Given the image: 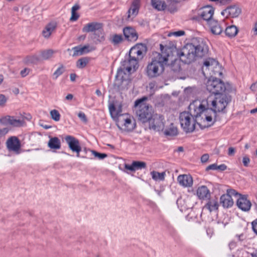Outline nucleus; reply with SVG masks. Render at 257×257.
Here are the masks:
<instances>
[{"label":"nucleus","instance_id":"obj_27","mask_svg":"<svg viewBox=\"0 0 257 257\" xmlns=\"http://www.w3.org/2000/svg\"><path fill=\"white\" fill-rule=\"evenodd\" d=\"M101 25L97 23H90L84 26L82 29L83 32H93L100 29Z\"/></svg>","mask_w":257,"mask_h":257},{"label":"nucleus","instance_id":"obj_39","mask_svg":"<svg viewBox=\"0 0 257 257\" xmlns=\"http://www.w3.org/2000/svg\"><path fill=\"white\" fill-rule=\"evenodd\" d=\"M92 154L96 158H97L99 160H102L107 157V155L104 153H99L96 152L95 151H91Z\"/></svg>","mask_w":257,"mask_h":257},{"label":"nucleus","instance_id":"obj_7","mask_svg":"<svg viewBox=\"0 0 257 257\" xmlns=\"http://www.w3.org/2000/svg\"><path fill=\"white\" fill-rule=\"evenodd\" d=\"M202 70L204 76L210 75V78L213 77V75L220 76L222 74L218 61L210 58L204 61Z\"/></svg>","mask_w":257,"mask_h":257},{"label":"nucleus","instance_id":"obj_2","mask_svg":"<svg viewBox=\"0 0 257 257\" xmlns=\"http://www.w3.org/2000/svg\"><path fill=\"white\" fill-rule=\"evenodd\" d=\"M161 53H153L151 60L146 68L147 75L149 78H156L161 76L164 72L166 65L173 66L177 60L176 46H167L160 45Z\"/></svg>","mask_w":257,"mask_h":257},{"label":"nucleus","instance_id":"obj_36","mask_svg":"<svg viewBox=\"0 0 257 257\" xmlns=\"http://www.w3.org/2000/svg\"><path fill=\"white\" fill-rule=\"evenodd\" d=\"M169 10L171 12H174L176 8L177 1L176 0H167Z\"/></svg>","mask_w":257,"mask_h":257},{"label":"nucleus","instance_id":"obj_30","mask_svg":"<svg viewBox=\"0 0 257 257\" xmlns=\"http://www.w3.org/2000/svg\"><path fill=\"white\" fill-rule=\"evenodd\" d=\"M55 28L56 25L55 23L48 24L42 32L43 36L46 38H49L55 29Z\"/></svg>","mask_w":257,"mask_h":257},{"label":"nucleus","instance_id":"obj_52","mask_svg":"<svg viewBox=\"0 0 257 257\" xmlns=\"http://www.w3.org/2000/svg\"><path fill=\"white\" fill-rule=\"evenodd\" d=\"M235 153V149L232 147H230L228 149V155L229 156H233Z\"/></svg>","mask_w":257,"mask_h":257},{"label":"nucleus","instance_id":"obj_26","mask_svg":"<svg viewBox=\"0 0 257 257\" xmlns=\"http://www.w3.org/2000/svg\"><path fill=\"white\" fill-rule=\"evenodd\" d=\"M108 40L113 46H118L123 41V37L121 34H111Z\"/></svg>","mask_w":257,"mask_h":257},{"label":"nucleus","instance_id":"obj_49","mask_svg":"<svg viewBox=\"0 0 257 257\" xmlns=\"http://www.w3.org/2000/svg\"><path fill=\"white\" fill-rule=\"evenodd\" d=\"M209 158V155L207 154H204L201 157V161L202 163H206L208 160Z\"/></svg>","mask_w":257,"mask_h":257},{"label":"nucleus","instance_id":"obj_50","mask_svg":"<svg viewBox=\"0 0 257 257\" xmlns=\"http://www.w3.org/2000/svg\"><path fill=\"white\" fill-rule=\"evenodd\" d=\"M7 101V99L5 95H0V105H3Z\"/></svg>","mask_w":257,"mask_h":257},{"label":"nucleus","instance_id":"obj_51","mask_svg":"<svg viewBox=\"0 0 257 257\" xmlns=\"http://www.w3.org/2000/svg\"><path fill=\"white\" fill-rule=\"evenodd\" d=\"M9 132V130L7 128H4L3 129H0V137L3 136L6 134H7Z\"/></svg>","mask_w":257,"mask_h":257},{"label":"nucleus","instance_id":"obj_32","mask_svg":"<svg viewBox=\"0 0 257 257\" xmlns=\"http://www.w3.org/2000/svg\"><path fill=\"white\" fill-rule=\"evenodd\" d=\"M151 175L154 181H164L165 179L166 173L165 172L159 173L158 172L153 171L151 172Z\"/></svg>","mask_w":257,"mask_h":257},{"label":"nucleus","instance_id":"obj_25","mask_svg":"<svg viewBox=\"0 0 257 257\" xmlns=\"http://www.w3.org/2000/svg\"><path fill=\"white\" fill-rule=\"evenodd\" d=\"M2 123L6 124H10L14 126H20L22 125L23 121L20 119H17L13 116H7L0 119Z\"/></svg>","mask_w":257,"mask_h":257},{"label":"nucleus","instance_id":"obj_28","mask_svg":"<svg viewBox=\"0 0 257 257\" xmlns=\"http://www.w3.org/2000/svg\"><path fill=\"white\" fill-rule=\"evenodd\" d=\"M73 50L74 51V53L73 56H78L82 55L84 53H87L91 51H92V49H89V46H84L83 47L81 46H76L73 48Z\"/></svg>","mask_w":257,"mask_h":257},{"label":"nucleus","instance_id":"obj_57","mask_svg":"<svg viewBox=\"0 0 257 257\" xmlns=\"http://www.w3.org/2000/svg\"><path fill=\"white\" fill-rule=\"evenodd\" d=\"M73 98V95L71 94H68L65 97V99L67 100H71Z\"/></svg>","mask_w":257,"mask_h":257},{"label":"nucleus","instance_id":"obj_1","mask_svg":"<svg viewBox=\"0 0 257 257\" xmlns=\"http://www.w3.org/2000/svg\"><path fill=\"white\" fill-rule=\"evenodd\" d=\"M226 101L224 98L213 100L211 97L207 100L193 101L189 106L190 112L180 113L179 119L181 127L186 133L192 132L195 128V122L199 121V115L205 108H210L214 111H221L225 108Z\"/></svg>","mask_w":257,"mask_h":257},{"label":"nucleus","instance_id":"obj_48","mask_svg":"<svg viewBox=\"0 0 257 257\" xmlns=\"http://www.w3.org/2000/svg\"><path fill=\"white\" fill-rule=\"evenodd\" d=\"M250 89L252 92H257V81L251 85Z\"/></svg>","mask_w":257,"mask_h":257},{"label":"nucleus","instance_id":"obj_34","mask_svg":"<svg viewBox=\"0 0 257 257\" xmlns=\"http://www.w3.org/2000/svg\"><path fill=\"white\" fill-rule=\"evenodd\" d=\"M224 109H225V108L222 110V111ZM208 109L211 110L212 111H213L214 112V113H216L217 112L222 111V110L221 111H214L213 110H212V109H211L210 108H205L204 109V110H203V111L202 112V113H200V115H199V117L200 116H201V119L206 120L209 123L212 122V116L207 115L206 114V111H207Z\"/></svg>","mask_w":257,"mask_h":257},{"label":"nucleus","instance_id":"obj_37","mask_svg":"<svg viewBox=\"0 0 257 257\" xmlns=\"http://www.w3.org/2000/svg\"><path fill=\"white\" fill-rule=\"evenodd\" d=\"M51 118L55 121H58L60 120V114L58 110L56 109L52 110L50 111Z\"/></svg>","mask_w":257,"mask_h":257},{"label":"nucleus","instance_id":"obj_56","mask_svg":"<svg viewBox=\"0 0 257 257\" xmlns=\"http://www.w3.org/2000/svg\"><path fill=\"white\" fill-rule=\"evenodd\" d=\"M70 78L72 81H74L76 78V75L75 73H71L70 75Z\"/></svg>","mask_w":257,"mask_h":257},{"label":"nucleus","instance_id":"obj_6","mask_svg":"<svg viewBox=\"0 0 257 257\" xmlns=\"http://www.w3.org/2000/svg\"><path fill=\"white\" fill-rule=\"evenodd\" d=\"M146 98L138 99L135 103V108L138 119L143 123L149 122L153 115L151 106L144 103Z\"/></svg>","mask_w":257,"mask_h":257},{"label":"nucleus","instance_id":"obj_64","mask_svg":"<svg viewBox=\"0 0 257 257\" xmlns=\"http://www.w3.org/2000/svg\"><path fill=\"white\" fill-rule=\"evenodd\" d=\"M13 92L15 93V94H18L19 93V90L18 88H15L14 90H13Z\"/></svg>","mask_w":257,"mask_h":257},{"label":"nucleus","instance_id":"obj_54","mask_svg":"<svg viewBox=\"0 0 257 257\" xmlns=\"http://www.w3.org/2000/svg\"><path fill=\"white\" fill-rule=\"evenodd\" d=\"M80 9V6L78 4H76L73 6L71 9V12H76V11Z\"/></svg>","mask_w":257,"mask_h":257},{"label":"nucleus","instance_id":"obj_61","mask_svg":"<svg viewBox=\"0 0 257 257\" xmlns=\"http://www.w3.org/2000/svg\"><path fill=\"white\" fill-rule=\"evenodd\" d=\"M95 93H96V94L98 96H101V91H100V90H99V89H97V90H96Z\"/></svg>","mask_w":257,"mask_h":257},{"label":"nucleus","instance_id":"obj_3","mask_svg":"<svg viewBox=\"0 0 257 257\" xmlns=\"http://www.w3.org/2000/svg\"><path fill=\"white\" fill-rule=\"evenodd\" d=\"M208 51L205 41L200 38H194L191 43L186 44L179 52L178 51V56L183 63L189 64L196 58L206 56Z\"/></svg>","mask_w":257,"mask_h":257},{"label":"nucleus","instance_id":"obj_10","mask_svg":"<svg viewBox=\"0 0 257 257\" xmlns=\"http://www.w3.org/2000/svg\"><path fill=\"white\" fill-rule=\"evenodd\" d=\"M146 51L147 47L145 44H138L130 49L129 55L131 58H135L139 61L143 58Z\"/></svg>","mask_w":257,"mask_h":257},{"label":"nucleus","instance_id":"obj_42","mask_svg":"<svg viewBox=\"0 0 257 257\" xmlns=\"http://www.w3.org/2000/svg\"><path fill=\"white\" fill-rule=\"evenodd\" d=\"M242 163L245 167H248L250 163V159L246 156H245L242 158Z\"/></svg>","mask_w":257,"mask_h":257},{"label":"nucleus","instance_id":"obj_44","mask_svg":"<svg viewBox=\"0 0 257 257\" xmlns=\"http://www.w3.org/2000/svg\"><path fill=\"white\" fill-rule=\"evenodd\" d=\"M79 15L77 14L76 12H71V16L70 17V20L71 21H76L79 18Z\"/></svg>","mask_w":257,"mask_h":257},{"label":"nucleus","instance_id":"obj_63","mask_svg":"<svg viewBox=\"0 0 257 257\" xmlns=\"http://www.w3.org/2000/svg\"><path fill=\"white\" fill-rule=\"evenodd\" d=\"M257 112V107L255 108H254V109H252L250 110V113H256Z\"/></svg>","mask_w":257,"mask_h":257},{"label":"nucleus","instance_id":"obj_19","mask_svg":"<svg viewBox=\"0 0 257 257\" xmlns=\"http://www.w3.org/2000/svg\"><path fill=\"white\" fill-rule=\"evenodd\" d=\"M178 182L184 187H190L193 185V178L189 174L180 175L178 176Z\"/></svg>","mask_w":257,"mask_h":257},{"label":"nucleus","instance_id":"obj_4","mask_svg":"<svg viewBox=\"0 0 257 257\" xmlns=\"http://www.w3.org/2000/svg\"><path fill=\"white\" fill-rule=\"evenodd\" d=\"M109 110L112 117H118L116 125L122 132H132L135 128L136 124L134 118L128 114H120L114 104L109 105Z\"/></svg>","mask_w":257,"mask_h":257},{"label":"nucleus","instance_id":"obj_22","mask_svg":"<svg viewBox=\"0 0 257 257\" xmlns=\"http://www.w3.org/2000/svg\"><path fill=\"white\" fill-rule=\"evenodd\" d=\"M56 52L55 51L52 49L45 50L41 51L40 57L38 58L37 56H32L31 62H35V61H38L40 59L46 60L52 58L54 54Z\"/></svg>","mask_w":257,"mask_h":257},{"label":"nucleus","instance_id":"obj_16","mask_svg":"<svg viewBox=\"0 0 257 257\" xmlns=\"http://www.w3.org/2000/svg\"><path fill=\"white\" fill-rule=\"evenodd\" d=\"M141 0H133L131 7L127 12V21H132L133 19L138 15L140 7Z\"/></svg>","mask_w":257,"mask_h":257},{"label":"nucleus","instance_id":"obj_5","mask_svg":"<svg viewBox=\"0 0 257 257\" xmlns=\"http://www.w3.org/2000/svg\"><path fill=\"white\" fill-rule=\"evenodd\" d=\"M206 89L212 94L214 95V96L210 95L204 100H207L209 98L211 97L213 100H216L218 98H224L226 101V105L225 108L228 103V98L227 97L223 94V92L225 90V86L224 83L219 79L216 78H210L206 82Z\"/></svg>","mask_w":257,"mask_h":257},{"label":"nucleus","instance_id":"obj_47","mask_svg":"<svg viewBox=\"0 0 257 257\" xmlns=\"http://www.w3.org/2000/svg\"><path fill=\"white\" fill-rule=\"evenodd\" d=\"M217 165L216 164H213L209 165L206 168V171H208L210 170H217Z\"/></svg>","mask_w":257,"mask_h":257},{"label":"nucleus","instance_id":"obj_21","mask_svg":"<svg viewBox=\"0 0 257 257\" xmlns=\"http://www.w3.org/2000/svg\"><path fill=\"white\" fill-rule=\"evenodd\" d=\"M124 36L129 41L135 42L138 38V34L135 29L132 27H125L123 30Z\"/></svg>","mask_w":257,"mask_h":257},{"label":"nucleus","instance_id":"obj_40","mask_svg":"<svg viewBox=\"0 0 257 257\" xmlns=\"http://www.w3.org/2000/svg\"><path fill=\"white\" fill-rule=\"evenodd\" d=\"M165 134L168 136H175L177 134V128L176 127H171L165 131Z\"/></svg>","mask_w":257,"mask_h":257},{"label":"nucleus","instance_id":"obj_24","mask_svg":"<svg viewBox=\"0 0 257 257\" xmlns=\"http://www.w3.org/2000/svg\"><path fill=\"white\" fill-rule=\"evenodd\" d=\"M146 163L144 162L133 161L131 165L125 164L124 168L132 172L146 168Z\"/></svg>","mask_w":257,"mask_h":257},{"label":"nucleus","instance_id":"obj_53","mask_svg":"<svg viewBox=\"0 0 257 257\" xmlns=\"http://www.w3.org/2000/svg\"><path fill=\"white\" fill-rule=\"evenodd\" d=\"M217 170L221 171H224L226 169L227 166L225 164H221L219 166H217Z\"/></svg>","mask_w":257,"mask_h":257},{"label":"nucleus","instance_id":"obj_23","mask_svg":"<svg viewBox=\"0 0 257 257\" xmlns=\"http://www.w3.org/2000/svg\"><path fill=\"white\" fill-rule=\"evenodd\" d=\"M203 207V209L208 210L210 212L218 210L219 204L217 198H209Z\"/></svg>","mask_w":257,"mask_h":257},{"label":"nucleus","instance_id":"obj_43","mask_svg":"<svg viewBox=\"0 0 257 257\" xmlns=\"http://www.w3.org/2000/svg\"><path fill=\"white\" fill-rule=\"evenodd\" d=\"M78 116L83 122H86L87 120L85 113L83 112H79Z\"/></svg>","mask_w":257,"mask_h":257},{"label":"nucleus","instance_id":"obj_11","mask_svg":"<svg viewBox=\"0 0 257 257\" xmlns=\"http://www.w3.org/2000/svg\"><path fill=\"white\" fill-rule=\"evenodd\" d=\"M238 193L234 189H227L226 194H223L220 198V203L224 208H230L233 205L231 196H237Z\"/></svg>","mask_w":257,"mask_h":257},{"label":"nucleus","instance_id":"obj_59","mask_svg":"<svg viewBox=\"0 0 257 257\" xmlns=\"http://www.w3.org/2000/svg\"><path fill=\"white\" fill-rule=\"evenodd\" d=\"M167 36L168 37H171L172 36H175L177 37V32H170L168 34Z\"/></svg>","mask_w":257,"mask_h":257},{"label":"nucleus","instance_id":"obj_12","mask_svg":"<svg viewBox=\"0 0 257 257\" xmlns=\"http://www.w3.org/2000/svg\"><path fill=\"white\" fill-rule=\"evenodd\" d=\"M214 13V8L210 6H206L200 9L198 11L199 17L206 22V24L213 19Z\"/></svg>","mask_w":257,"mask_h":257},{"label":"nucleus","instance_id":"obj_62","mask_svg":"<svg viewBox=\"0 0 257 257\" xmlns=\"http://www.w3.org/2000/svg\"><path fill=\"white\" fill-rule=\"evenodd\" d=\"M237 237L238 238V239L239 240H242L243 239L242 238V236H243V235L242 234H240V235H236Z\"/></svg>","mask_w":257,"mask_h":257},{"label":"nucleus","instance_id":"obj_14","mask_svg":"<svg viewBox=\"0 0 257 257\" xmlns=\"http://www.w3.org/2000/svg\"><path fill=\"white\" fill-rule=\"evenodd\" d=\"M6 145L9 151L14 152L16 154L20 153L21 142L17 137L9 138L6 142Z\"/></svg>","mask_w":257,"mask_h":257},{"label":"nucleus","instance_id":"obj_60","mask_svg":"<svg viewBox=\"0 0 257 257\" xmlns=\"http://www.w3.org/2000/svg\"><path fill=\"white\" fill-rule=\"evenodd\" d=\"M251 257H257V249L251 253Z\"/></svg>","mask_w":257,"mask_h":257},{"label":"nucleus","instance_id":"obj_17","mask_svg":"<svg viewBox=\"0 0 257 257\" xmlns=\"http://www.w3.org/2000/svg\"><path fill=\"white\" fill-rule=\"evenodd\" d=\"M65 140L68 144L69 149L73 152H81V147L78 139L71 136H67Z\"/></svg>","mask_w":257,"mask_h":257},{"label":"nucleus","instance_id":"obj_55","mask_svg":"<svg viewBox=\"0 0 257 257\" xmlns=\"http://www.w3.org/2000/svg\"><path fill=\"white\" fill-rule=\"evenodd\" d=\"M252 32L254 35H257V22L254 24L252 28Z\"/></svg>","mask_w":257,"mask_h":257},{"label":"nucleus","instance_id":"obj_58","mask_svg":"<svg viewBox=\"0 0 257 257\" xmlns=\"http://www.w3.org/2000/svg\"><path fill=\"white\" fill-rule=\"evenodd\" d=\"M185 31H184L183 30L178 31V37H180V36H183L185 35Z\"/></svg>","mask_w":257,"mask_h":257},{"label":"nucleus","instance_id":"obj_8","mask_svg":"<svg viewBox=\"0 0 257 257\" xmlns=\"http://www.w3.org/2000/svg\"><path fill=\"white\" fill-rule=\"evenodd\" d=\"M138 62L137 59L129 56L127 60L122 62L121 66L118 69L116 76L123 78V74H125L126 72L128 74L134 72L139 67Z\"/></svg>","mask_w":257,"mask_h":257},{"label":"nucleus","instance_id":"obj_29","mask_svg":"<svg viewBox=\"0 0 257 257\" xmlns=\"http://www.w3.org/2000/svg\"><path fill=\"white\" fill-rule=\"evenodd\" d=\"M48 146L51 149H60L61 148L60 140L57 137L51 138L48 142Z\"/></svg>","mask_w":257,"mask_h":257},{"label":"nucleus","instance_id":"obj_33","mask_svg":"<svg viewBox=\"0 0 257 257\" xmlns=\"http://www.w3.org/2000/svg\"><path fill=\"white\" fill-rule=\"evenodd\" d=\"M151 4L154 9L158 11L164 10L166 8L165 2L161 0H151Z\"/></svg>","mask_w":257,"mask_h":257},{"label":"nucleus","instance_id":"obj_35","mask_svg":"<svg viewBox=\"0 0 257 257\" xmlns=\"http://www.w3.org/2000/svg\"><path fill=\"white\" fill-rule=\"evenodd\" d=\"M65 71V68L62 64H60L53 74V79L56 80L62 75Z\"/></svg>","mask_w":257,"mask_h":257},{"label":"nucleus","instance_id":"obj_15","mask_svg":"<svg viewBox=\"0 0 257 257\" xmlns=\"http://www.w3.org/2000/svg\"><path fill=\"white\" fill-rule=\"evenodd\" d=\"M241 13V10L239 7L236 5H232L227 7L221 12V14L223 16L226 18H237L240 15Z\"/></svg>","mask_w":257,"mask_h":257},{"label":"nucleus","instance_id":"obj_38","mask_svg":"<svg viewBox=\"0 0 257 257\" xmlns=\"http://www.w3.org/2000/svg\"><path fill=\"white\" fill-rule=\"evenodd\" d=\"M88 63V60L86 58L79 59L77 62V67L79 68H83L85 67Z\"/></svg>","mask_w":257,"mask_h":257},{"label":"nucleus","instance_id":"obj_9","mask_svg":"<svg viewBox=\"0 0 257 257\" xmlns=\"http://www.w3.org/2000/svg\"><path fill=\"white\" fill-rule=\"evenodd\" d=\"M149 123L150 129L157 131H162L164 128V117L161 114H153Z\"/></svg>","mask_w":257,"mask_h":257},{"label":"nucleus","instance_id":"obj_45","mask_svg":"<svg viewBox=\"0 0 257 257\" xmlns=\"http://www.w3.org/2000/svg\"><path fill=\"white\" fill-rule=\"evenodd\" d=\"M30 72V69L28 68H25L23 70H21L20 74L22 77H24L28 75Z\"/></svg>","mask_w":257,"mask_h":257},{"label":"nucleus","instance_id":"obj_31","mask_svg":"<svg viewBox=\"0 0 257 257\" xmlns=\"http://www.w3.org/2000/svg\"><path fill=\"white\" fill-rule=\"evenodd\" d=\"M225 28V34L229 37H233L235 36L238 31L237 28L234 25H231L228 27L226 26Z\"/></svg>","mask_w":257,"mask_h":257},{"label":"nucleus","instance_id":"obj_46","mask_svg":"<svg viewBox=\"0 0 257 257\" xmlns=\"http://www.w3.org/2000/svg\"><path fill=\"white\" fill-rule=\"evenodd\" d=\"M252 228L254 232L257 235V219L252 222Z\"/></svg>","mask_w":257,"mask_h":257},{"label":"nucleus","instance_id":"obj_41","mask_svg":"<svg viewBox=\"0 0 257 257\" xmlns=\"http://www.w3.org/2000/svg\"><path fill=\"white\" fill-rule=\"evenodd\" d=\"M211 2H214L217 4H220L221 5H224L228 4L231 2V0H209Z\"/></svg>","mask_w":257,"mask_h":257},{"label":"nucleus","instance_id":"obj_20","mask_svg":"<svg viewBox=\"0 0 257 257\" xmlns=\"http://www.w3.org/2000/svg\"><path fill=\"white\" fill-rule=\"evenodd\" d=\"M196 195L200 200H207L211 196L209 189L205 185L199 186L196 190Z\"/></svg>","mask_w":257,"mask_h":257},{"label":"nucleus","instance_id":"obj_13","mask_svg":"<svg viewBox=\"0 0 257 257\" xmlns=\"http://www.w3.org/2000/svg\"><path fill=\"white\" fill-rule=\"evenodd\" d=\"M210 30L211 33L214 35H220L223 32V29L226 26L224 21L218 22L213 19L206 24Z\"/></svg>","mask_w":257,"mask_h":257},{"label":"nucleus","instance_id":"obj_18","mask_svg":"<svg viewBox=\"0 0 257 257\" xmlns=\"http://www.w3.org/2000/svg\"><path fill=\"white\" fill-rule=\"evenodd\" d=\"M237 196H239L236 202L237 207L244 211H248L249 210L251 203L250 201L247 199L246 196L242 195L239 193H238Z\"/></svg>","mask_w":257,"mask_h":257}]
</instances>
